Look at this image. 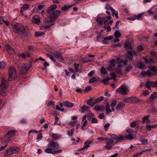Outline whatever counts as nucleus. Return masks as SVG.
<instances>
[{"label":"nucleus","mask_w":157,"mask_h":157,"mask_svg":"<svg viewBox=\"0 0 157 157\" xmlns=\"http://www.w3.org/2000/svg\"><path fill=\"white\" fill-rule=\"evenodd\" d=\"M92 141L90 140H87L84 143L83 147L80 148L78 151H80L84 149H86L90 147V145L92 143Z\"/></svg>","instance_id":"9b49d317"},{"label":"nucleus","mask_w":157,"mask_h":157,"mask_svg":"<svg viewBox=\"0 0 157 157\" xmlns=\"http://www.w3.org/2000/svg\"><path fill=\"white\" fill-rule=\"evenodd\" d=\"M60 137V135L57 134H53L52 136V138L54 140H57L59 139Z\"/></svg>","instance_id":"7c9ffc66"},{"label":"nucleus","mask_w":157,"mask_h":157,"mask_svg":"<svg viewBox=\"0 0 157 157\" xmlns=\"http://www.w3.org/2000/svg\"><path fill=\"white\" fill-rule=\"evenodd\" d=\"M117 92L125 95L127 94L126 93V89L125 86H121L116 90Z\"/></svg>","instance_id":"9d476101"},{"label":"nucleus","mask_w":157,"mask_h":157,"mask_svg":"<svg viewBox=\"0 0 157 157\" xmlns=\"http://www.w3.org/2000/svg\"><path fill=\"white\" fill-rule=\"evenodd\" d=\"M127 52L128 54L126 56V57L130 61H132L133 60V56L136 55V53L135 52H132L131 50L128 51Z\"/></svg>","instance_id":"6e6552de"},{"label":"nucleus","mask_w":157,"mask_h":157,"mask_svg":"<svg viewBox=\"0 0 157 157\" xmlns=\"http://www.w3.org/2000/svg\"><path fill=\"white\" fill-rule=\"evenodd\" d=\"M48 146V147L51 148L53 150H55L59 148V144L55 142L53 140H51Z\"/></svg>","instance_id":"0eeeda50"},{"label":"nucleus","mask_w":157,"mask_h":157,"mask_svg":"<svg viewBox=\"0 0 157 157\" xmlns=\"http://www.w3.org/2000/svg\"><path fill=\"white\" fill-rule=\"evenodd\" d=\"M48 56H49L50 59L54 62H56V60L55 59L53 56H52L51 55H48Z\"/></svg>","instance_id":"e2e57ef3"},{"label":"nucleus","mask_w":157,"mask_h":157,"mask_svg":"<svg viewBox=\"0 0 157 157\" xmlns=\"http://www.w3.org/2000/svg\"><path fill=\"white\" fill-rule=\"evenodd\" d=\"M19 149L17 147H11L6 151L4 154V155L5 156H8L10 155L13 154L17 153L19 152Z\"/></svg>","instance_id":"20e7f679"},{"label":"nucleus","mask_w":157,"mask_h":157,"mask_svg":"<svg viewBox=\"0 0 157 157\" xmlns=\"http://www.w3.org/2000/svg\"><path fill=\"white\" fill-rule=\"evenodd\" d=\"M110 75L111 76V78L114 79L116 77V75L114 73H111L110 74Z\"/></svg>","instance_id":"13d9d810"},{"label":"nucleus","mask_w":157,"mask_h":157,"mask_svg":"<svg viewBox=\"0 0 157 157\" xmlns=\"http://www.w3.org/2000/svg\"><path fill=\"white\" fill-rule=\"evenodd\" d=\"M42 137V135L41 133H40V134L38 135L36 137V139H41Z\"/></svg>","instance_id":"338daca9"},{"label":"nucleus","mask_w":157,"mask_h":157,"mask_svg":"<svg viewBox=\"0 0 157 157\" xmlns=\"http://www.w3.org/2000/svg\"><path fill=\"white\" fill-rule=\"evenodd\" d=\"M16 132V130H12L10 131H9L6 134V136H9L8 138L10 137H11L14 136L15 134V133Z\"/></svg>","instance_id":"aec40b11"},{"label":"nucleus","mask_w":157,"mask_h":157,"mask_svg":"<svg viewBox=\"0 0 157 157\" xmlns=\"http://www.w3.org/2000/svg\"><path fill=\"white\" fill-rule=\"evenodd\" d=\"M149 115L145 116L142 119V123H144L149 119Z\"/></svg>","instance_id":"e433bc0d"},{"label":"nucleus","mask_w":157,"mask_h":157,"mask_svg":"<svg viewBox=\"0 0 157 157\" xmlns=\"http://www.w3.org/2000/svg\"><path fill=\"white\" fill-rule=\"evenodd\" d=\"M142 153L143 152L142 151L140 153H136L134 155V157H138L139 156H141L142 155Z\"/></svg>","instance_id":"bf43d9fd"},{"label":"nucleus","mask_w":157,"mask_h":157,"mask_svg":"<svg viewBox=\"0 0 157 157\" xmlns=\"http://www.w3.org/2000/svg\"><path fill=\"white\" fill-rule=\"evenodd\" d=\"M97 80V79L96 78L94 77L90 79L89 81V83H93Z\"/></svg>","instance_id":"603ef678"},{"label":"nucleus","mask_w":157,"mask_h":157,"mask_svg":"<svg viewBox=\"0 0 157 157\" xmlns=\"http://www.w3.org/2000/svg\"><path fill=\"white\" fill-rule=\"evenodd\" d=\"M94 100H93L92 98H91L88 100L87 103L89 105L93 106L95 104L94 103Z\"/></svg>","instance_id":"393cba45"},{"label":"nucleus","mask_w":157,"mask_h":157,"mask_svg":"<svg viewBox=\"0 0 157 157\" xmlns=\"http://www.w3.org/2000/svg\"><path fill=\"white\" fill-rule=\"evenodd\" d=\"M141 141L144 144H147L148 140L147 139H144L141 140Z\"/></svg>","instance_id":"0e129e2a"},{"label":"nucleus","mask_w":157,"mask_h":157,"mask_svg":"<svg viewBox=\"0 0 157 157\" xmlns=\"http://www.w3.org/2000/svg\"><path fill=\"white\" fill-rule=\"evenodd\" d=\"M111 79L109 78H107L101 80V82L105 84H107L109 80Z\"/></svg>","instance_id":"ea45409f"},{"label":"nucleus","mask_w":157,"mask_h":157,"mask_svg":"<svg viewBox=\"0 0 157 157\" xmlns=\"http://www.w3.org/2000/svg\"><path fill=\"white\" fill-rule=\"evenodd\" d=\"M125 47L130 49H132V47L131 46V44L128 42H126L124 44Z\"/></svg>","instance_id":"a19ab883"},{"label":"nucleus","mask_w":157,"mask_h":157,"mask_svg":"<svg viewBox=\"0 0 157 157\" xmlns=\"http://www.w3.org/2000/svg\"><path fill=\"white\" fill-rule=\"evenodd\" d=\"M112 137L118 141H121L124 140V137L121 135L117 136L116 135L114 134V135L112 136Z\"/></svg>","instance_id":"f8f14e48"},{"label":"nucleus","mask_w":157,"mask_h":157,"mask_svg":"<svg viewBox=\"0 0 157 157\" xmlns=\"http://www.w3.org/2000/svg\"><path fill=\"white\" fill-rule=\"evenodd\" d=\"M98 117L101 119H103L105 117V116L104 113H101L99 114Z\"/></svg>","instance_id":"69168bd1"},{"label":"nucleus","mask_w":157,"mask_h":157,"mask_svg":"<svg viewBox=\"0 0 157 157\" xmlns=\"http://www.w3.org/2000/svg\"><path fill=\"white\" fill-rule=\"evenodd\" d=\"M151 54L152 57H153L154 58H157V52L154 51H151Z\"/></svg>","instance_id":"37998d69"},{"label":"nucleus","mask_w":157,"mask_h":157,"mask_svg":"<svg viewBox=\"0 0 157 157\" xmlns=\"http://www.w3.org/2000/svg\"><path fill=\"white\" fill-rule=\"evenodd\" d=\"M87 116L88 117L91 118L94 117V114H93L90 111H89L88 113L87 114Z\"/></svg>","instance_id":"6e6d98bb"},{"label":"nucleus","mask_w":157,"mask_h":157,"mask_svg":"<svg viewBox=\"0 0 157 157\" xmlns=\"http://www.w3.org/2000/svg\"><path fill=\"white\" fill-rule=\"evenodd\" d=\"M142 16V14H138L137 15H135L134 16L128 17L127 19L131 21H134L136 19H139Z\"/></svg>","instance_id":"2eb2a0df"},{"label":"nucleus","mask_w":157,"mask_h":157,"mask_svg":"<svg viewBox=\"0 0 157 157\" xmlns=\"http://www.w3.org/2000/svg\"><path fill=\"white\" fill-rule=\"evenodd\" d=\"M117 101L116 100H114L111 103L110 106L112 107H114L116 105Z\"/></svg>","instance_id":"4d7b16f0"},{"label":"nucleus","mask_w":157,"mask_h":157,"mask_svg":"<svg viewBox=\"0 0 157 157\" xmlns=\"http://www.w3.org/2000/svg\"><path fill=\"white\" fill-rule=\"evenodd\" d=\"M72 6H67L65 5L63 7L61 8V10L63 11H65L69 8H71Z\"/></svg>","instance_id":"473e14b6"},{"label":"nucleus","mask_w":157,"mask_h":157,"mask_svg":"<svg viewBox=\"0 0 157 157\" xmlns=\"http://www.w3.org/2000/svg\"><path fill=\"white\" fill-rule=\"evenodd\" d=\"M91 89V88L90 86H88L86 87L85 90H84V92L85 93H87V92L89 90H90Z\"/></svg>","instance_id":"052dcab7"},{"label":"nucleus","mask_w":157,"mask_h":157,"mask_svg":"<svg viewBox=\"0 0 157 157\" xmlns=\"http://www.w3.org/2000/svg\"><path fill=\"white\" fill-rule=\"evenodd\" d=\"M136 136L135 134H131L126 135L124 138H125L126 139L128 140H132L136 138Z\"/></svg>","instance_id":"4be33fe9"},{"label":"nucleus","mask_w":157,"mask_h":157,"mask_svg":"<svg viewBox=\"0 0 157 157\" xmlns=\"http://www.w3.org/2000/svg\"><path fill=\"white\" fill-rule=\"evenodd\" d=\"M137 67L141 69H146V66L143 63L139 62L137 64Z\"/></svg>","instance_id":"5701e85b"},{"label":"nucleus","mask_w":157,"mask_h":157,"mask_svg":"<svg viewBox=\"0 0 157 157\" xmlns=\"http://www.w3.org/2000/svg\"><path fill=\"white\" fill-rule=\"evenodd\" d=\"M91 122L93 124L97 123L98 122L97 119L95 118H92Z\"/></svg>","instance_id":"5fc2aeb1"},{"label":"nucleus","mask_w":157,"mask_h":157,"mask_svg":"<svg viewBox=\"0 0 157 157\" xmlns=\"http://www.w3.org/2000/svg\"><path fill=\"white\" fill-rule=\"evenodd\" d=\"M132 67L131 65H128V67H126V71L127 72L130 71L132 69Z\"/></svg>","instance_id":"3c124183"},{"label":"nucleus","mask_w":157,"mask_h":157,"mask_svg":"<svg viewBox=\"0 0 157 157\" xmlns=\"http://www.w3.org/2000/svg\"><path fill=\"white\" fill-rule=\"evenodd\" d=\"M112 66L110 65L109 66H108L107 68V69L109 71H114L112 68Z\"/></svg>","instance_id":"774afa93"},{"label":"nucleus","mask_w":157,"mask_h":157,"mask_svg":"<svg viewBox=\"0 0 157 157\" xmlns=\"http://www.w3.org/2000/svg\"><path fill=\"white\" fill-rule=\"evenodd\" d=\"M32 20L33 23H35L37 25L39 24L40 22V18L39 17L37 16L33 17Z\"/></svg>","instance_id":"4468645a"},{"label":"nucleus","mask_w":157,"mask_h":157,"mask_svg":"<svg viewBox=\"0 0 157 157\" xmlns=\"http://www.w3.org/2000/svg\"><path fill=\"white\" fill-rule=\"evenodd\" d=\"M105 110L106 111L107 114H108L112 112V111L109 108V104L108 103L106 104Z\"/></svg>","instance_id":"bb28decb"},{"label":"nucleus","mask_w":157,"mask_h":157,"mask_svg":"<svg viewBox=\"0 0 157 157\" xmlns=\"http://www.w3.org/2000/svg\"><path fill=\"white\" fill-rule=\"evenodd\" d=\"M101 73L102 74H107V72L105 68L102 67L101 68Z\"/></svg>","instance_id":"de8ad7c7"},{"label":"nucleus","mask_w":157,"mask_h":157,"mask_svg":"<svg viewBox=\"0 0 157 157\" xmlns=\"http://www.w3.org/2000/svg\"><path fill=\"white\" fill-rule=\"evenodd\" d=\"M51 13V14L45 19V23H48L55 21L60 15V12L59 10H56Z\"/></svg>","instance_id":"f03ea898"},{"label":"nucleus","mask_w":157,"mask_h":157,"mask_svg":"<svg viewBox=\"0 0 157 157\" xmlns=\"http://www.w3.org/2000/svg\"><path fill=\"white\" fill-rule=\"evenodd\" d=\"M116 61L115 59H113L112 60L110 65L112 66H114L115 65Z\"/></svg>","instance_id":"864d4df0"},{"label":"nucleus","mask_w":157,"mask_h":157,"mask_svg":"<svg viewBox=\"0 0 157 157\" xmlns=\"http://www.w3.org/2000/svg\"><path fill=\"white\" fill-rule=\"evenodd\" d=\"M29 65L24 64L22 67L20 71L21 74V75L25 74L29 69Z\"/></svg>","instance_id":"1a4fd4ad"},{"label":"nucleus","mask_w":157,"mask_h":157,"mask_svg":"<svg viewBox=\"0 0 157 157\" xmlns=\"http://www.w3.org/2000/svg\"><path fill=\"white\" fill-rule=\"evenodd\" d=\"M52 151L53 150L51 148L48 147L44 151L45 153L48 154L51 153L54 154V151Z\"/></svg>","instance_id":"c85d7f7f"},{"label":"nucleus","mask_w":157,"mask_h":157,"mask_svg":"<svg viewBox=\"0 0 157 157\" xmlns=\"http://www.w3.org/2000/svg\"><path fill=\"white\" fill-rule=\"evenodd\" d=\"M74 65L75 67V71L76 72H78L79 71V70L78 69V67L79 66V64H76V63H74Z\"/></svg>","instance_id":"49530a36"},{"label":"nucleus","mask_w":157,"mask_h":157,"mask_svg":"<svg viewBox=\"0 0 157 157\" xmlns=\"http://www.w3.org/2000/svg\"><path fill=\"white\" fill-rule=\"evenodd\" d=\"M63 105L67 108H71L74 106V104L68 101H64L63 102Z\"/></svg>","instance_id":"6ab92c4d"},{"label":"nucleus","mask_w":157,"mask_h":157,"mask_svg":"<svg viewBox=\"0 0 157 157\" xmlns=\"http://www.w3.org/2000/svg\"><path fill=\"white\" fill-rule=\"evenodd\" d=\"M110 125V124L109 123H106L105 125L104 126V130L105 131H107L108 129L109 128Z\"/></svg>","instance_id":"a18cd8bd"},{"label":"nucleus","mask_w":157,"mask_h":157,"mask_svg":"<svg viewBox=\"0 0 157 157\" xmlns=\"http://www.w3.org/2000/svg\"><path fill=\"white\" fill-rule=\"evenodd\" d=\"M130 101L131 104H135L140 102V100L137 97L135 96H132L130 97Z\"/></svg>","instance_id":"ddd939ff"},{"label":"nucleus","mask_w":157,"mask_h":157,"mask_svg":"<svg viewBox=\"0 0 157 157\" xmlns=\"http://www.w3.org/2000/svg\"><path fill=\"white\" fill-rule=\"evenodd\" d=\"M57 7L56 5H53L48 8L47 10V12L48 14H50L51 13L54 12V11L56 9Z\"/></svg>","instance_id":"f3484780"},{"label":"nucleus","mask_w":157,"mask_h":157,"mask_svg":"<svg viewBox=\"0 0 157 157\" xmlns=\"http://www.w3.org/2000/svg\"><path fill=\"white\" fill-rule=\"evenodd\" d=\"M7 82L6 80L3 78L1 81L0 86L2 88L0 89V94L2 95L5 93V90L7 88Z\"/></svg>","instance_id":"423d86ee"},{"label":"nucleus","mask_w":157,"mask_h":157,"mask_svg":"<svg viewBox=\"0 0 157 157\" xmlns=\"http://www.w3.org/2000/svg\"><path fill=\"white\" fill-rule=\"evenodd\" d=\"M75 130L74 128H72L71 131H67V135L70 137L72 136L73 134V132Z\"/></svg>","instance_id":"2f4dec72"},{"label":"nucleus","mask_w":157,"mask_h":157,"mask_svg":"<svg viewBox=\"0 0 157 157\" xmlns=\"http://www.w3.org/2000/svg\"><path fill=\"white\" fill-rule=\"evenodd\" d=\"M112 12V15L113 16L114 15V14L115 15V16L117 18H118V13L117 11L115 12V10H114L113 11H111Z\"/></svg>","instance_id":"8fccbe9b"},{"label":"nucleus","mask_w":157,"mask_h":157,"mask_svg":"<svg viewBox=\"0 0 157 157\" xmlns=\"http://www.w3.org/2000/svg\"><path fill=\"white\" fill-rule=\"evenodd\" d=\"M106 145L104 147L107 150L111 149L112 147L117 143V142H116L115 143L113 140L110 138H106Z\"/></svg>","instance_id":"7ed1b4c3"},{"label":"nucleus","mask_w":157,"mask_h":157,"mask_svg":"<svg viewBox=\"0 0 157 157\" xmlns=\"http://www.w3.org/2000/svg\"><path fill=\"white\" fill-rule=\"evenodd\" d=\"M116 73L118 74L122 75V72L121 71V70L120 67L118 66V67L116 69V70L114 71Z\"/></svg>","instance_id":"f704fd0d"},{"label":"nucleus","mask_w":157,"mask_h":157,"mask_svg":"<svg viewBox=\"0 0 157 157\" xmlns=\"http://www.w3.org/2000/svg\"><path fill=\"white\" fill-rule=\"evenodd\" d=\"M123 101L125 103H130V97H126L124 98Z\"/></svg>","instance_id":"58836bf2"},{"label":"nucleus","mask_w":157,"mask_h":157,"mask_svg":"<svg viewBox=\"0 0 157 157\" xmlns=\"http://www.w3.org/2000/svg\"><path fill=\"white\" fill-rule=\"evenodd\" d=\"M145 86L147 87L148 90H151V81H147L146 83Z\"/></svg>","instance_id":"72a5a7b5"},{"label":"nucleus","mask_w":157,"mask_h":157,"mask_svg":"<svg viewBox=\"0 0 157 157\" xmlns=\"http://www.w3.org/2000/svg\"><path fill=\"white\" fill-rule=\"evenodd\" d=\"M29 6L27 4H25L21 7V12L22 13L24 11L28 9Z\"/></svg>","instance_id":"a878e982"},{"label":"nucleus","mask_w":157,"mask_h":157,"mask_svg":"<svg viewBox=\"0 0 157 157\" xmlns=\"http://www.w3.org/2000/svg\"><path fill=\"white\" fill-rule=\"evenodd\" d=\"M136 121L131 122L130 124V126L132 128H134L136 126Z\"/></svg>","instance_id":"09e8293b"},{"label":"nucleus","mask_w":157,"mask_h":157,"mask_svg":"<svg viewBox=\"0 0 157 157\" xmlns=\"http://www.w3.org/2000/svg\"><path fill=\"white\" fill-rule=\"evenodd\" d=\"M89 109V107L87 105H84L81 108V112L82 113L84 112L85 111H87Z\"/></svg>","instance_id":"c756f323"},{"label":"nucleus","mask_w":157,"mask_h":157,"mask_svg":"<svg viewBox=\"0 0 157 157\" xmlns=\"http://www.w3.org/2000/svg\"><path fill=\"white\" fill-rule=\"evenodd\" d=\"M13 32L16 34L23 35L27 33L29 29L26 26H24L20 23H15L13 25Z\"/></svg>","instance_id":"f257e3e1"},{"label":"nucleus","mask_w":157,"mask_h":157,"mask_svg":"<svg viewBox=\"0 0 157 157\" xmlns=\"http://www.w3.org/2000/svg\"><path fill=\"white\" fill-rule=\"evenodd\" d=\"M149 68L150 70L152 72L157 73V69L155 66H150Z\"/></svg>","instance_id":"4c0bfd02"},{"label":"nucleus","mask_w":157,"mask_h":157,"mask_svg":"<svg viewBox=\"0 0 157 157\" xmlns=\"http://www.w3.org/2000/svg\"><path fill=\"white\" fill-rule=\"evenodd\" d=\"M151 87H157V82L156 81H151Z\"/></svg>","instance_id":"c03bdc74"},{"label":"nucleus","mask_w":157,"mask_h":157,"mask_svg":"<svg viewBox=\"0 0 157 157\" xmlns=\"http://www.w3.org/2000/svg\"><path fill=\"white\" fill-rule=\"evenodd\" d=\"M5 49L9 53L13 54L14 53V51L13 48L8 44L6 46Z\"/></svg>","instance_id":"dca6fc26"},{"label":"nucleus","mask_w":157,"mask_h":157,"mask_svg":"<svg viewBox=\"0 0 157 157\" xmlns=\"http://www.w3.org/2000/svg\"><path fill=\"white\" fill-rule=\"evenodd\" d=\"M6 63L4 61L0 62V69L5 68Z\"/></svg>","instance_id":"79ce46f5"},{"label":"nucleus","mask_w":157,"mask_h":157,"mask_svg":"<svg viewBox=\"0 0 157 157\" xmlns=\"http://www.w3.org/2000/svg\"><path fill=\"white\" fill-rule=\"evenodd\" d=\"M9 78L8 81L10 82L14 79L16 75V72L14 67L10 68L8 71Z\"/></svg>","instance_id":"39448f33"},{"label":"nucleus","mask_w":157,"mask_h":157,"mask_svg":"<svg viewBox=\"0 0 157 157\" xmlns=\"http://www.w3.org/2000/svg\"><path fill=\"white\" fill-rule=\"evenodd\" d=\"M114 36L116 38H119L121 36V34L118 31L116 30L114 32Z\"/></svg>","instance_id":"c9c22d12"},{"label":"nucleus","mask_w":157,"mask_h":157,"mask_svg":"<svg viewBox=\"0 0 157 157\" xmlns=\"http://www.w3.org/2000/svg\"><path fill=\"white\" fill-rule=\"evenodd\" d=\"M125 105L122 102H119L116 107L117 110L121 109L125 107Z\"/></svg>","instance_id":"412c9836"},{"label":"nucleus","mask_w":157,"mask_h":157,"mask_svg":"<svg viewBox=\"0 0 157 157\" xmlns=\"http://www.w3.org/2000/svg\"><path fill=\"white\" fill-rule=\"evenodd\" d=\"M54 57H56L58 60L60 61H62L64 60V58L62 55L59 53H56L53 54Z\"/></svg>","instance_id":"a211bd4d"},{"label":"nucleus","mask_w":157,"mask_h":157,"mask_svg":"<svg viewBox=\"0 0 157 157\" xmlns=\"http://www.w3.org/2000/svg\"><path fill=\"white\" fill-rule=\"evenodd\" d=\"M104 98L103 96H101L100 98H98L94 100V103L95 104L101 102L104 100Z\"/></svg>","instance_id":"b1692460"},{"label":"nucleus","mask_w":157,"mask_h":157,"mask_svg":"<svg viewBox=\"0 0 157 157\" xmlns=\"http://www.w3.org/2000/svg\"><path fill=\"white\" fill-rule=\"evenodd\" d=\"M146 75L149 76H151V73L149 70H148L146 71Z\"/></svg>","instance_id":"680f3d73"},{"label":"nucleus","mask_w":157,"mask_h":157,"mask_svg":"<svg viewBox=\"0 0 157 157\" xmlns=\"http://www.w3.org/2000/svg\"><path fill=\"white\" fill-rule=\"evenodd\" d=\"M44 34V33L41 32H36L35 33V36L36 37H38L42 36Z\"/></svg>","instance_id":"cd10ccee"}]
</instances>
